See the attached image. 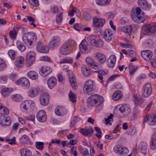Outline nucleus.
<instances>
[{
	"label": "nucleus",
	"mask_w": 156,
	"mask_h": 156,
	"mask_svg": "<svg viewBox=\"0 0 156 156\" xmlns=\"http://www.w3.org/2000/svg\"><path fill=\"white\" fill-rule=\"evenodd\" d=\"M9 113V111L8 108L0 103V114L2 115H7Z\"/></svg>",
	"instance_id": "473e14b6"
},
{
	"label": "nucleus",
	"mask_w": 156,
	"mask_h": 156,
	"mask_svg": "<svg viewBox=\"0 0 156 156\" xmlns=\"http://www.w3.org/2000/svg\"><path fill=\"white\" fill-rule=\"evenodd\" d=\"M142 13V15L141 16H132L133 20L138 23H143L146 19V16H144Z\"/></svg>",
	"instance_id": "5701e85b"
},
{
	"label": "nucleus",
	"mask_w": 156,
	"mask_h": 156,
	"mask_svg": "<svg viewBox=\"0 0 156 156\" xmlns=\"http://www.w3.org/2000/svg\"><path fill=\"white\" fill-rule=\"evenodd\" d=\"M133 26H134V25L132 24L129 26L121 27L120 29L122 31L127 33L129 35H130L133 30Z\"/></svg>",
	"instance_id": "c756f323"
},
{
	"label": "nucleus",
	"mask_w": 156,
	"mask_h": 156,
	"mask_svg": "<svg viewBox=\"0 0 156 156\" xmlns=\"http://www.w3.org/2000/svg\"><path fill=\"white\" fill-rule=\"evenodd\" d=\"M111 0H96V2L98 5H108Z\"/></svg>",
	"instance_id": "e433bc0d"
},
{
	"label": "nucleus",
	"mask_w": 156,
	"mask_h": 156,
	"mask_svg": "<svg viewBox=\"0 0 156 156\" xmlns=\"http://www.w3.org/2000/svg\"><path fill=\"white\" fill-rule=\"evenodd\" d=\"M105 23V20L101 18H94L93 19V25L94 27H103Z\"/></svg>",
	"instance_id": "ddd939ff"
},
{
	"label": "nucleus",
	"mask_w": 156,
	"mask_h": 156,
	"mask_svg": "<svg viewBox=\"0 0 156 156\" xmlns=\"http://www.w3.org/2000/svg\"><path fill=\"white\" fill-rule=\"evenodd\" d=\"M70 9L68 12V15L70 16H73L74 15V13L76 12L77 9L73 6H71Z\"/></svg>",
	"instance_id": "de8ad7c7"
},
{
	"label": "nucleus",
	"mask_w": 156,
	"mask_h": 156,
	"mask_svg": "<svg viewBox=\"0 0 156 156\" xmlns=\"http://www.w3.org/2000/svg\"><path fill=\"white\" fill-rule=\"evenodd\" d=\"M80 118L77 116H74L73 119V120L70 122V125L71 126H73V125H75L77 122L79 121Z\"/></svg>",
	"instance_id": "bf43d9fd"
},
{
	"label": "nucleus",
	"mask_w": 156,
	"mask_h": 156,
	"mask_svg": "<svg viewBox=\"0 0 156 156\" xmlns=\"http://www.w3.org/2000/svg\"><path fill=\"white\" fill-rule=\"evenodd\" d=\"M128 53L129 56L131 57L136 56V55L135 52L132 49H128Z\"/></svg>",
	"instance_id": "338daca9"
},
{
	"label": "nucleus",
	"mask_w": 156,
	"mask_h": 156,
	"mask_svg": "<svg viewBox=\"0 0 156 156\" xmlns=\"http://www.w3.org/2000/svg\"><path fill=\"white\" fill-rule=\"evenodd\" d=\"M156 32V23L145 24L142 27V32L145 35H151Z\"/></svg>",
	"instance_id": "7ed1b4c3"
},
{
	"label": "nucleus",
	"mask_w": 156,
	"mask_h": 156,
	"mask_svg": "<svg viewBox=\"0 0 156 156\" xmlns=\"http://www.w3.org/2000/svg\"><path fill=\"white\" fill-rule=\"evenodd\" d=\"M152 88L150 84L147 83L143 87L142 91V95L144 98L149 96L152 92Z\"/></svg>",
	"instance_id": "1a4fd4ad"
},
{
	"label": "nucleus",
	"mask_w": 156,
	"mask_h": 156,
	"mask_svg": "<svg viewBox=\"0 0 156 156\" xmlns=\"http://www.w3.org/2000/svg\"><path fill=\"white\" fill-rule=\"evenodd\" d=\"M37 120L40 122H44L47 119V115L44 110H41L37 113L36 115Z\"/></svg>",
	"instance_id": "f3484780"
},
{
	"label": "nucleus",
	"mask_w": 156,
	"mask_h": 156,
	"mask_svg": "<svg viewBox=\"0 0 156 156\" xmlns=\"http://www.w3.org/2000/svg\"><path fill=\"white\" fill-rule=\"evenodd\" d=\"M37 36L35 33L31 32H26L23 35L22 39L24 42L27 45L30 46L32 45L33 40H35Z\"/></svg>",
	"instance_id": "20e7f679"
},
{
	"label": "nucleus",
	"mask_w": 156,
	"mask_h": 156,
	"mask_svg": "<svg viewBox=\"0 0 156 156\" xmlns=\"http://www.w3.org/2000/svg\"><path fill=\"white\" fill-rule=\"evenodd\" d=\"M51 11L52 13L55 14L58 12V7L55 5H53L51 7Z\"/></svg>",
	"instance_id": "0e129e2a"
},
{
	"label": "nucleus",
	"mask_w": 156,
	"mask_h": 156,
	"mask_svg": "<svg viewBox=\"0 0 156 156\" xmlns=\"http://www.w3.org/2000/svg\"><path fill=\"white\" fill-rule=\"evenodd\" d=\"M65 43L72 50L76 45L75 42L74 40L71 39H69Z\"/></svg>",
	"instance_id": "09e8293b"
},
{
	"label": "nucleus",
	"mask_w": 156,
	"mask_h": 156,
	"mask_svg": "<svg viewBox=\"0 0 156 156\" xmlns=\"http://www.w3.org/2000/svg\"><path fill=\"white\" fill-rule=\"evenodd\" d=\"M82 71L83 74L85 76H89L91 74V73L90 69L87 67L82 68Z\"/></svg>",
	"instance_id": "c03bdc74"
},
{
	"label": "nucleus",
	"mask_w": 156,
	"mask_h": 156,
	"mask_svg": "<svg viewBox=\"0 0 156 156\" xmlns=\"http://www.w3.org/2000/svg\"><path fill=\"white\" fill-rule=\"evenodd\" d=\"M94 129L97 132V133L95 134V135L99 139H100L101 138L102 134L101 129L98 127H95Z\"/></svg>",
	"instance_id": "6e6d98bb"
},
{
	"label": "nucleus",
	"mask_w": 156,
	"mask_h": 156,
	"mask_svg": "<svg viewBox=\"0 0 156 156\" xmlns=\"http://www.w3.org/2000/svg\"><path fill=\"white\" fill-rule=\"evenodd\" d=\"M148 124L151 126L156 125V115L150 116L148 120Z\"/></svg>",
	"instance_id": "ea45409f"
},
{
	"label": "nucleus",
	"mask_w": 156,
	"mask_h": 156,
	"mask_svg": "<svg viewBox=\"0 0 156 156\" xmlns=\"http://www.w3.org/2000/svg\"><path fill=\"white\" fill-rule=\"evenodd\" d=\"M60 41V39L59 37H54L49 43V47L51 49H53L58 47Z\"/></svg>",
	"instance_id": "9d476101"
},
{
	"label": "nucleus",
	"mask_w": 156,
	"mask_h": 156,
	"mask_svg": "<svg viewBox=\"0 0 156 156\" xmlns=\"http://www.w3.org/2000/svg\"><path fill=\"white\" fill-rule=\"evenodd\" d=\"M69 99L72 102H75L76 101L75 94L73 93L71 91H70L69 94Z\"/></svg>",
	"instance_id": "5fc2aeb1"
},
{
	"label": "nucleus",
	"mask_w": 156,
	"mask_h": 156,
	"mask_svg": "<svg viewBox=\"0 0 156 156\" xmlns=\"http://www.w3.org/2000/svg\"><path fill=\"white\" fill-rule=\"evenodd\" d=\"M17 34V32L15 30H13L11 31L9 33L11 38L12 39H16Z\"/></svg>",
	"instance_id": "4d7b16f0"
},
{
	"label": "nucleus",
	"mask_w": 156,
	"mask_h": 156,
	"mask_svg": "<svg viewBox=\"0 0 156 156\" xmlns=\"http://www.w3.org/2000/svg\"><path fill=\"white\" fill-rule=\"evenodd\" d=\"M57 79L54 77L49 78L48 81V84L49 87L51 89L55 86L56 83Z\"/></svg>",
	"instance_id": "2f4dec72"
},
{
	"label": "nucleus",
	"mask_w": 156,
	"mask_h": 156,
	"mask_svg": "<svg viewBox=\"0 0 156 156\" xmlns=\"http://www.w3.org/2000/svg\"><path fill=\"white\" fill-rule=\"evenodd\" d=\"M62 15L63 13L62 12H60L57 14L56 22L57 23H60L62 21L63 19Z\"/></svg>",
	"instance_id": "8fccbe9b"
},
{
	"label": "nucleus",
	"mask_w": 156,
	"mask_h": 156,
	"mask_svg": "<svg viewBox=\"0 0 156 156\" xmlns=\"http://www.w3.org/2000/svg\"><path fill=\"white\" fill-rule=\"evenodd\" d=\"M8 80V77L7 76H0V82L3 83H7Z\"/></svg>",
	"instance_id": "69168bd1"
},
{
	"label": "nucleus",
	"mask_w": 156,
	"mask_h": 156,
	"mask_svg": "<svg viewBox=\"0 0 156 156\" xmlns=\"http://www.w3.org/2000/svg\"><path fill=\"white\" fill-rule=\"evenodd\" d=\"M121 96V91L120 90H118L113 94L112 98L114 100L117 101L120 99Z\"/></svg>",
	"instance_id": "4c0bfd02"
},
{
	"label": "nucleus",
	"mask_w": 156,
	"mask_h": 156,
	"mask_svg": "<svg viewBox=\"0 0 156 156\" xmlns=\"http://www.w3.org/2000/svg\"><path fill=\"white\" fill-rule=\"evenodd\" d=\"M119 109L124 115L126 116L128 115L131 112L129 105L127 104L122 105Z\"/></svg>",
	"instance_id": "4468645a"
},
{
	"label": "nucleus",
	"mask_w": 156,
	"mask_h": 156,
	"mask_svg": "<svg viewBox=\"0 0 156 156\" xmlns=\"http://www.w3.org/2000/svg\"><path fill=\"white\" fill-rule=\"evenodd\" d=\"M15 83L16 85L20 84L23 87L28 88L30 86V83L29 80L25 77L20 78L16 81Z\"/></svg>",
	"instance_id": "f8f14e48"
},
{
	"label": "nucleus",
	"mask_w": 156,
	"mask_h": 156,
	"mask_svg": "<svg viewBox=\"0 0 156 156\" xmlns=\"http://www.w3.org/2000/svg\"><path fill=\"white\" fill-rule=\"evenodd\" d=\"M20 141L22 144H30L32 145L33 143L31 142L30 140L26 135H23L20 139Z\"/></svg>",
	"instance_id": "7c9ffc66"
},
{
	"label": "nucleus",
	"mask_w": 156,
	"mask_h": 156,
	"mask_svg": "<svg viewBox=\"0 0 156 156\" xmlns=\"http://www.w3.org/2000/svg\"><path fill=\"white\" fill-rule=\"evenodd\" d=\"M8 54L12 60H14L15 58V51L12 50H9L8 52Z\"/></svg>",
	"instance_id": "680f3d73"
},
{
	"label": "nucleus",
	"mask_w": 156,
	"mask_h": 156,
	"mask_svg": "<svg viewBox=\"0 0 156 156\" xmlns=\"http://www.w3.org/2000/svg\"><path fill=\"white\" fill-rule=\"evenodd\" d=\"M29 96L32 98L36 97L38 93L37 90L36 88L30 89L29 92Z\"/></svg>",
	"instance_id": "37998d69"
},
{
	"label": "nucleus",
	"mask_w": 156,
	"mask_h": 156,
	"mask_svg": "<svg viewBox=\"0 0 156 156\" xmlns=\"http://www.w3.org/2000/svg\"><path fill=\"white\" fill-rule=\"evenodd\" d=\"M24 59L22 56H20L16 58L15 62V65L16 67L21 68L23 67L24 64Z\"/></svg>",
	"instance_id": "bb28decb"
},
{
	"label": "nucleus",
	"mask_w": 156,
	"mask_h": 156,
	"mask_svg": "<svg viewBox=\"0 0 156 156\" xmlns=\"http://www.w3.org/2000/svg\"><path fill=\"white\" fill-rule=\"evenodd\" d=\"M80 132L84 136L90 137L93 134L94 129L91 126H89L87 129H81Z\"/></svg>",
	"instance_id": "dca6fc26"
},
{
	"label": "nucleus",
	"mask_w": 156,
	"mask_h": 156,
	"mask_svg": "<svg viewBox=\"0 0 156 156\" xmlns=\"http://www.w3.org/2000/svg\"><path fill=\"white\" fill-rule=\"evenodd\" d=\"M69 81L72 88L74 89H77V83L75 76L73 74H71L69 75Z\"/></svg>",
	"instance_id": "cd10ccee"
},
{
	"label": "nucleus",
	"mask_w": 156,
	"mask_h": 156,
	"mask_svg": "<svg viewBox=\"0 0 156 156\" xmlns=\"http://www.w3.org/2000/svg\"><path fill=\"white\" fill-rule=\"evenodd\" d=\"M16 46L21 51H23L26 49V47L24 44L19 41H17L16 42Z\"/></svg>",
	"instance_id": "a19ab883"
},
{
	"label": "nucleus",
	"mask_w": 156,
	"mask_h": 156,
	"mask_svg": "<svg viewBox=\"0 0 156 156\" xmlns=\"http://www.w3.org/2000/svg\"><path fill=\"white\" fill-rule=\"evenodd\" d=\"M44 145L43 142L38 141L36 142L35 144L36 147L40 150H42L43 149Z\"/></svg>",
	"instance_id": "864d4df0"
},
{
	"label": "nucleus",
	"mask_w": 156,
	"mask_h": 156,
	"mask_svg": "<svg viewBox=\"0 0 156 156\" xmlns=\"http://www.w3.org/2000/svg\"><path fill=\"white\" fill-rule=\"evenodd\" d=\"M116 57L115 55H111L107 59L108 66L109 67L112 68L114 66L116 61Z\"/></svg>",
	"instance_id": "b1692460"
},
{
	"label": "nucleus",
	"mask_w": 156,
	"mask_h": 156,
	"mask_svg": "<svg viewBox=\"0 0 156 156\" xmlns=\"http://www.w3.org/2000/svg\"><path fill=\"white\" fill-rule=\"evenodd\" d=\"M50 95L48 92H46L42 93L40 97V102L42 105H47L49 103V99Z\"/></svg>",
	"instance_id": "0eeeda50"
},
{
	"label": "nucleus",
	"mask_w": 156,
	"mask_h": 156,
	"mask_svg": "<svg viewBox=\"0 0 156 156\" xmlns=\"http://www.w3.org/2000/svg\"><path fill=\"white\" fill-rule=\"evenodd\" d=\"M79 150L81 154L83 156H93V155H90L87 149H86L84 151L83 149L81 147H79Z\"/></svg>",
	"instance_id": "49530a36"
},
{
	"label": "nucleus",
	"mask_w": 156,
	"mask_h": 156,
	"mask_svg": "<svg viewBox=\"0 0 156 156\" xmlns=\"http://www.w3.org/2000/svg\"><path fill=\"white\" fill-rule=\"evenodd\" d=\"M12 91V90L11 88H4L1 90V92L2 95L6 97L8 96Z\"/></svg>",
	"instance_id": "c9c22d12"
},
{
	"label": "nucleus",
	"mask_w": 156,
	"mask_h": 156,
	"mask_svg": "<svg viewBox=\"0 0 156 156\" xmlns=\"http://www.w3.org/2000/svg\"><path fill=\"white\" fill-rule=\"evenodd\" d=\"M34 102L32 101L27 100L23 101L20 105V108L26 110L32 109L34 106Z\"/></svg>",
	"instance_id": "6e6552de"
},
{
	"label": "nucleus",
	"mask_w": 156,
	"mask_h": 156,
	"mask_svg": "<svg viewBox=\"0 0 156 156\" xmlns=\"http://www.w3.org/2000/svg\"><path fill=\"white\" fill-rule=\"evenodd\" d=\"M137 67L134 66L133 64L132 63H130L129 67V74L130 76L132 75L134 73L136 70L137 69Z\"/></svg>",
	"instance_id": "79ce46f5"
},
{
	"label": "nucleus",
	"mask_w": 156,
	"mask_h": 156,
	"mask_svg": "<svg viewBox=\"0 0 156 156\" xmlns=\"http://www.w3.org/2000/svg\"><path fill=\"white\" fill-rule=\"evenodd\" d=\"M147 148V144L145 142H143L141 145V150L142 153L145 155L147 154L146 150Z\"/></svg>",
	"instance_id": "603ef678"
},
{
	"label": "nucleus",
	"mask_w": 156,
	"mask_h": 156,
	"mask_svg": "<svg viewBox=\"0 0 156 156\" xmlns=\"http://www.w3.org/2000/svg\"><path fill=\"white\" fill-rule=\"evenodd\" d=\"M94 90V81L91 80L86 81L83 87V91L86 94L90 95L93 94Z\"/></svg>",
	"instance_id": "39448f33"
},
{
	"label": "nucleus",
	"mask_w": 156,
	"mask_h": 156,
	"mask_svg": "<svg viewBox=\"0 0 156 156\" xmlns=\"http://www.w3.org/2000/svg\"><path fill=\"white\" fill-rule=\"evenodd\" d=\"M95 57L98 62L101 63H105L107 59L105 55L98 52L95 53Z\"/></svg>",
	"instance_id": "412c9836"
},
{
	"label": "nucleus",
	"mask_w": 156,
	"mask_h": 156,
	"mask_svg": "<svg viewBox=\"0 0 156 156\" xmlns=\"http://www.w3.org/2000/svg\"><path fill=\"white\" fill-rule=\"evenodd\" d=\"M35 53L33 51H30L27 53L26 58L27 66L30 67L32 65L35 61Z\"/></svg>",
	"instance_id": "423d86ee"
},
{
	"label": "nucleus",
	"mask_w": 156,
	"mask_h": 156,
	"mask_svg": "<svg viewBox=\"0 0 156 156\" xmlns=\"http://www.w3.org/2000/svg\"><path fill=\"white\" fill-rule=\"evenodd\" d=\"M29 3L31 5L37 7L39 5L38 0H29Z\"/></svg>",
	"instance_id": "e2e57ef3"
},
{
	"label": "nucleus",
	"mask_w": 156,
	"mask_h": 156,
	"mask_svg": "<svg viewBox=\"0 0 156 156\" xmlns=\"http://www.w3.org/2000/svg\"><path fill=\"white\" fill-rule=\"evenodd\" d=\"M103 35L104 38L106 41H111L113 35L111 30L109 29H105Z\"/></svg>",
	"instance_id": "aec40b11"
},
{
	"label": "nucleus",
	"mask_w": 156,
	"mask_h": 156,
	"mask_svg": "<svg viewBox=\"0 0 156 156\" xmlns=\"http://www.w3.org/2000/svg\"><path fill=\"white\" fill-rule=\"evenodd\" d=\"M28 77L33 80H36L38 78L37 73L34 71H30L27 73Z\"/></svg>",
	"instance_id": "72a5a7b5"
},
{
	"label": "nucleus",
	"mask_w": 156,
	"mask_h": 156,
	"mask_svg": "<svg viewBox=\"0 0 156 156\" xmlns=\"http://www.w3.org/2000/svg\"><path fill=\"white\" fill-rule=\"evenodd\" d=\"M138 5L143 10L149 9L151 7V5L146 0H138Z\"/></svg>",
	"instance_id": "a211bd4d"
},
{
	"label": "nucleus",
	"mask_w": 156,
	"mask_h": 156,
	"mask_svg": "<svg viewBox=\"0 0 156 156\" xmlns=\"http://www.w3.org/2000/svg\"><path fill=\"white\" fill-rule=\"evenodd\" d=\"M20 152L22 156H31L32 152L31 151L25 148L21 149Z\"/></svg>",
	"instance_id": "f704fd0d"
},
{
	"label": "nucleus",
	"mask_w": 156,
	"mask_h": 156,
	"mask_svg": "<svg viewBox=\"0 0 156 156\" xmlns=\"http://www.w3.org/2000/svg\"><path fill=\"white\" fill-rule=\"evenodd\" d=\"M104 101L103 98L98 94H94L90 96L87 99V106L91 108L94 107L98 110L102 108V103Z\"/></svg>",
	"instance_id": "f257e3e1"
},
{
	"label": "nucleus",
	"mask_w": 156,
	"mask_h": 156,
	"mask_svg": "<svg viewBox=\"0 0 156 156\" xmlns=\"http://www.w3.org/2000/svg\"><path fill=\"white\" fill-rule=\"evenodd\" d=\"M79 150L81 154L83 156H93V155H90L87 149H86L84 151L83 149L81 147H79Z\"/></svg>",
	"instance_id": "a18cd8bd"
},
{
	"label": "nucleus",
	"mask_w": 156,
	"mask_h": 156,
	"mask_svg": "<svg viewBox=\"0 0 156 156\" xmlns=\"http://www.w3.org/2000/svg\"><path fill=\"white\" fill-rule=\"evenodd\" d=\"M142 58L145 60L149 61L152 57L153 53L150 50L142 51L141 52Z\"/></svg>",
	"instance_id": "4be33fe9"
},
{
	"label": "nucleus",
	"mask_w": 156,
	"mask_h": 156,
	"mask_svg": "<svg viewBox=\"0 0 156 156\" xmlns=\"http://www.w3.org/2000/svg\"><path fill=\"white\" fill-rule=\"evenodd\" d=\"M37 51L41 53H46L49 51V48L47 46L44 44L41 41L37 42L36 45Z\"/></svg>",
	"instance_id": "9b49d317"
},
{
	"label": "nucleus",
	"mask_w": 156,
	"mask_h": 156,
	"mask_svg": "<svg viewBox=\"0 0 156 156\" xmlns=\"http://www.w3.org/2000/svg\"><path fill=\"white\" fill-rule=\"evenodd\" d=\"M87 40L92 46L101 48L104 46L102 40L95 35H90L87 37Z\"/></svg>",
	"instance_id": "f03ea898"
},
{
	"label": "nucleus",
	"mask_w": 156,
	"mask_h": 156,
	"mask_svg": "<svg viewBox=\"0 0 156 156\" xmlns=\"http://www.w3.org/2000/svg\"><path fill=\"white\" fill-rule=\"evenodd\" d=\"M72 50L65 43L61 48L60 52L62 55H67L69 54Z\"/></svg>",
	"instance_id": "393cba45"
},
{
	"label": "nucleus",
	"mask_w": 156,
	"mask_h": 156,
	"mask_svg": "<svg viewBox=\"0 0 156 156\" xmlns=\"http://www.w3.org/2000/svg\"><path fill=\"white\" fill-rule=\"evenodd\" d=\"M51 69L49 67L44 66L40 70V73L44 77H46L49 75L51 72Z\"/></svg>",
	"instance_id": "2eb2a0df"
},
{
	"label": "nucleus",
	"mask_w": 156,
	"mask_h": 156,
	"mask_svg": "<svg viewBox=\"0 0 156 156\" xmlns=\"http://www.w3.org/2000/svg\"><path fill=\"white\" fill-rule=\"evenodd\" d=\"M121 155H126L128 153V149L126 147H122Z\"/></svg>",
	"instance_id": "774afa93"
},
{
	"label": "nucleus",
	"mask_w": 156,
	"mask_h": 156,
	"mask_svg": "<svg viewBox=\"0 0 156 156\" xmlns=\"http://www.w3.org/2000/svg\"><path fill=\"white\" fill-rule=\"evenodd\" d=\"M87 41L84 40H83L79 45L80 48L83 53H86L88 52V48Z\"/></svg>",
	"instance_id": "a878e982"
},
{
	"label": "nucleus",
	"mask_w": 156,
	"mask_h": 156,
	"mask_svg": "<svg viewBox=\"0 0 156 156\" xmlns=\"http://www.w3.org/2000/svg\"><path fill=\"white\" fill-rule=\"evenodd\" d=\"M3 115L0 116V123L3 126H8L10 125L11 120L10 117H7L5 119Z\"/></svg>",
	"instance_id": "6ab92c4d"
},
{
	"label": "nucleus",
	"mask_w": 156,
	"mask_h": 156,
	"mask_svg": "<svg viewBox=\"0 0 156 156\" xmlns=\"http://www.w3.org/2000/svg\"><path fill=\"white\" fill-rule=\"evenodd\" d=\"M6 66L5 61L2 59L0 58V71L4 70Z\"/></svg>",
	"instance_id": "052dcab7"
},
{
	"label": "nucleus",
	"mask_w": 156,
	"mask_h": 156,
	"mask_svg": "<svg viewBox=\"0 0 156 156\" xmlns=\"http://www.w3.org/2000/svg\"><path fill=\"white\" fill-rule=\"evenodd\" d=\"M122 148V147L119 146L118 145H116L114 147V151L118 154L121 155Z\"/></svg>",
	"instance_id": "3c124183"
},
{
	"label": "nucleus",
	"mask_w": 156,
	"mask_h": 156,
	"mask_svg": "<svg viewBox=\"0 0 156 156\" xmlns=\"http://www.w3.org/2000/svg\"><path fill=\"white\" fill-rule=\"evenodd\" d=\"M26 17L27 18L28 20L31 25H33L34 27H36V25L34 23L35 21V19L32 16H27Z\"/></svg>",
	"instance_id": "13d9d810"
},
{
	"label": "nucleus",
	"mask_w": 156,
	"mask_h": 156,
	"mask_svg": "<svg viewBox=\"0 0 156 156\" xmlns=\"http://www.w3.org/2000/svg\"><path fill=\"white\" fill-rule=\"evenodd\" d=\"M55 112L58 115L62 116L66 113V110L63 107L58 106L55 109Z\"/></svg>",
	"instance_id": "c85d7f7f"
},
{
	"label": "nucleus",
	"mask_w": 156,
	"mask_h": 156,
	"mask_svg": "<svg viewBox=\"0 0 156 156\" xmlns=\"http://www.w3.org/2000/svg\"><path fill=\"white\" fill-rule=\"evenodd\" d=\"M11 97L14 101L16 102H20L23 99V97L20 94H13L11 95Z\"/></svg>",
	"instance_id": "58836bf2"
}]
</instances>
